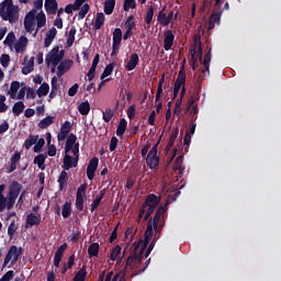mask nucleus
<instances>
[{"mask_svg":"<svg viewBox=\"0 0 281 281\" xmlns=\"http://www.w3.org/2000/svg\"><path fill=\"white\" fill-rule=\"evenodd\" d=\"M133 250L130 255V257L126 260L125 269H137L138 271H144L148 265H145L144 268L142 265H144V260L150 256V251H153V243L146 248V243H134L133 244Z\"/></svg>","mask_w":281,"mask_h":281,"instance_id":"nucleus-1","label":"nucleus"},{"mask_svg":"<svg viewBox=\"0 0 281 281\" xmlns=\"http://www.w3.org/2000/svg\"><path fill=\"white\" fill-rule=\"evenodd\" d=\"M43 8V0H36L34 2V9L31 10L24 18V27L25 31L32 34L37 25L36 32L34 33V36L38 34V30L41 27H45L47 25V16L45 15V12H43L41 9Z\"/></svg>","mask_w":281,"mask_h":281,"instance_id":"nucleus-2","label":"nucleus"},{"mask_svg":"<svg viewBox=\"0 0 281 281\" xmlns=\"http://www.w3.org/2000/svg\"><path fill=\"white\" fill-rule=\"evenodd\" d=\"M80 159V144L78 137L75 134H70L65 144V156H64V170H71L78 166Z\"/></svg>","mask_w":281,"mask_h":281,"instance_id":"nucleus-3","label":"nucleus"},{"mask_svg":"<svg viewBox=\"0 0 281 281\" xmlns=\"http://www.w3.org/2000/svg\"><path fill=\"white\" fill-rule=\"evenodd\" d=\"M22 187L19 182L14 181L9 187V191L7 196L0 195V212H5L8 210H12L14 204L16 203V199H19V194H21Z\"/></svg>","mask_w":281,"mask_h":281,"instance_id":"nucleus-4","label":"nucleus"},{"mask_svg":"<svg viewBox=\"0 0 281 281\" xmlns=\"http://www.w3.org/2000/svg\"><path fill=\"white\" fill-rule=\"evenodd\" d=\"M21 10L13 0H3L0 3V16L2 21H8L9 23H16L19 21V14Z\"/></svg>","mask_w":281,"mask_h":281,"instance_id":"nucleus-5","label":"nucleus"},{"mask_svg":"<svg viewBox=\"0 0 281 281\" xmlns=\"http://www.w3.org/2000/svg\"><path fill=\"white\" fill-rule=\"evenodd\" d=\"M166 209L164 206L159 207L156 212L154 221H149L147 224V229L145 232V239L137 243H145V249H148L150 240H153L154 232H159V225H161V216H164Z\"/></svg>","mask_w":281,"mask_h":281,"instance_id":"nucleus-6","label":"nucleus"},{"mask_svg":"<svg viewBox=\"0 0 281 281\" xmlns=\"http://www.w3.org/2000/svg\"><path fill=\"white\" fill-rule=\"evenodd\" d=\"M4 45L9 46L11 52L15 50V54H25V49H27L29 40L25 35L20 36L16 41V35L13 32L8 33Z\"/></svg>","mask_w":281,"mask_h":281,"instance_id":"nucleus-7","label":"nucleus"},{"mask_svg":"<svg viewBox=\"0 0 281 281\" xmlns=\"http://www.w3.org/2000/svg\"><path fill=\"white\" fill-rule=\"evenodd\" d=\"M157 205H159V199L155 194L148 195L143 207L139 210L138 218L140 220L145 214V221H148L150 214L155 212Z\"/></svg>","mask_w":281,"mask_h":281,"instance_id":"nucleus-8","label":"nucleus"},{"mask_svg":"<svg viewBox=\"0 0 281 281\" xmlns=\"http://www.w3.org/2000/svg\"><path fill=\"white\" fill-rule=\"evenodd\" d=\"M65 54L58 47H54L46 56V64L56 67L63 60Z\"/></svg>","mask_w":281,"mask_h":281,"instance_id":"nucleus-9","label":"nucleus"},{"mask_svg":"<svg viewBox=\"0 0 281 281\" xmlns=\"http://www.w3.org/2000/svg\"><path fill=\"white\" fill-rule=\"evenodd\" d=\"M21 254H23L21 248L16 246H11L4 259L3 267H8L10 262L11 265H14V262L19 260V257L21 256Z\"/></svg>","mask_w":281,"mask_h":281,"instance_id":"nucleus-10","label":"nucleus"},{"mask_svg":"<svg viewBox=\"0 0 281 281\" xmlns=\"http://www.w3.org/2000/svg\"><path fill=\"white\" fill-rule=\"evenodd\" d=\"M87 184H81L77 189V196H76V207L77 210L82 211L85 207V201L87 200Z\"/></svg>","mask_w":281,"mask_h":281,"instance_id":"nucleus-11","label":"nucleus"},{"mask_svg":"<svg viewBox=\"0 0 281 281\" xmlns=\"http://www.w3.org/2000/svg\"><path fill=\"white\" fill-rule=\"evenodd\" d=\"M146 164L149 166L150 170H155L159 166V156L157 155V145H155L148 153L146 157Z\"/></svg>","mask_w":281,"mask_h":281,"instance_id":"nucleus-12","label":"nucleus"},{"mask_svg":"<svg viewBox=\"0 0 281 281\" xmlns=\"http://www.w3.org/2000/svg\"><path fill=\"white\" fill-rule=\"evenodd\" d=\"M192 60L193 63L200 58L203 57V48L201 47V38L199 36H195L193 40V46H192Z\"/></svg>","mask_w":281,"mask_h":281,"instance_id":"nucleus-13","label":"nucleus"},{"mask_svg":"<svg viewBox=\"0 0 281 281\" xmlns=\"http://www.w3.org/2000/svg\"><path fill=\"white\" fill-rule=\"evenodd\" d=\"M34 225H41V214H38L36 207L26 216V227H34Z\"/></svg>","mask_w":281,"mask_h":281,"instance_id":"nucleus-14","label":"nucleus"},{"mask_svg":"<svg viewBox=\"0 0 281 281\" xmlns=\"http://www.w3.org/2000/svg\"><path fill=\"white\" fill-rule=\"evenodd\" d=\"M172 19H175V11H170L168 15L164 12V9L159 12L157 21L160 25L168 26L170 25Z\"/></svg>","mask_w":281,"mask_h":281,"instance_id":"nucleus-15","label":"nucleus"},{"mask_svg":"<svg viewBox=\"0 0 281 281\" xmlns=\"http://www.w3.org/2000/svg\"><path fill=\"white\" fill-rule=\"evenodd\" d=\"M71 132V122L66 121L61 124L60 132L57 135L58 142H65L67 139V135Z\"/></svg>","mask_w":281,"mask_h":281,"instance_id":"nucleus-16","label":"nucleus"},{"mask_svg":"<svg viewBox=\"0 0 281 281\" xmlns=\"http://www.w3.org/2000/svg\"><path fill=\"white\" fill-rule=\"evenodd\" d=\"M98 164H99L98 158H92L88 165L87 177L88 179H90V181L93 179V177H95V170H98Z\"/></svg>","mask_w":281,"mask_h":281,"instance_id":"nucleus-17","label":"nucleus"},{"mask_svg":"<svg viewBox=\"0 0 281 281\" xmlns=\"http://www.w3.org/2000/svg\"><path fill=\"white\" fill-rule=\"evenodd\" d=\"M32 71H34V57L26 56L24 58V66L22 68V74H24V76H27V74H32Z\"/></svg>","mask_w":281,"mask_h":281,"instance_id":"nucleus-18","label":"nucleus"},{"mask_svg":"<svg viewBox=\"0 0 281 281\" xmlns=\"http://www.w3.org/2000/svg\"><path fill=\"white\" fill-rule=\"evenodd\" d=\"M56 34H58V31L56 27H52L47 33L46 37L44 40V47H49L52 43H54V40L56 38Z\"/></svg>","mask_w":281,"mask_h":281,"instance_id":"nucleus-19","label":"nucleus"},{"mask_svg":"<svg viewBox=\"0 0 281 281\" xmlns=\"http://www.w3.org/2000/svg\"><path fill=\"white\" fill-rule=\"evenodd\" d=\"M65 249H67V244L61 245L58 250L55 252L54 257V266L60 267V260L63 258V254H65Z\"/></svg>","mask_w":281,"mask_h":281,"instance_id":"nucleus-20","label":"nucleus"},{"mask_svg":"<svg viewBox=\"0 0 281 281\" xmlns=\"http://www.w3.org/2000/svg\"><path fill=\"white\" fill-rule=\"evenodd\" d=\"M120 43H122V30L115 29L113 32V50L119 49Z\"/></svg>","mask_w":281,"mask_h":281,"instance_id":"nucleus-21","label":"nucleus"},{"mask_svg":"<svg viewBox=\"0 0 281 281\" xmlns=\"http://www.w3.org/2000/svg\"><path fill=\"white\" fill-rule=\"evenodd\" d=\"M138 63H139V55L132 54L130 57V60L126 64V69L128 71H133V69L137 67Z\"/></svg>","mask_w":281,"mask_h":281,"instance_id":"nucleus-22","label":"nucleus"},{"mask_svg":"<svg viewBox=\"0 0 281 281\" xmlns=\"http://www.w3.org/2000/svg\"><path fill=\"white\" fill-rule=\"evenodd\" d=\"M172 43H175V34H172V31H167L165 33V44L164 47L166 52L172 47Z\"/></svg>","mask_w":281,"mask_h":281,"instance_id":"nucleus-23","label":"nucleus"},{"mask_svg":"<svg viewBox=\"0 0 281 281\" xmlns=\"http://www.w3.org/2000/svg\"><path fill=\"white\" fill-rule=\"evenodd\" d=\"M45 10L50 14H56V10H58V2L56 0H45Z\"/></svg>","mask_w":281,"mask_h":281,"instance_id":"nucleus-24","label":"nucleus"},{"mask_svg":"<svg viewBox=\"0 0 281 281\" xmlns=\"http://www.w3.org/2000/svg\"><path fill=\"white\" fill-rule=\"evenodd\" d=\"M21 89V83L19 81H13L10 86V90L8 93L10 94V98L12 100H16V93H19V90Z\"/></svg>","mask_w":281,"mask_h":281,"instance_id":"nucleus-25","label":"nucleus"},{"mask_svg":"<svg viewBox=\"0 0 281 281\" xmlns=\"http://www.w3.org/2000/svg\"><path fill=\"white\" fill-rule=\"evenodd\" d=\"M72 66H74V61L71 60L61 61L58 66V71L60 76H63V74H66V71H69Z\"/></svg>","mask_w":281,"mask_h":281,"instance_id":"nucleus-26","label":"nucleus"},{"mask_svg":"<svg viewBox=\"0 0 281 281\" xmlns=\"http://www.w3.org/2000/svg\"><path fill=\"white\" fill-rule=\"evenodd\" d=\"M78 111L80 115H89V112L91 111V104L89 101H83L78 105Z\"/></svg>","mask_w":281,"mask_h":281,"instance_id":"nucleus-27","label":"nucleus"},{"mask_svg":"<svg viewBox=\"0 0 281 281\" xmlns=\"http://www.w3.org/2000/svg\"><path fill=\"white\" fill-rule=\"evenodd\" d=\"M183 85H186V75H180L175 82V88H173L175 95H177V93H179V91L181 90V87H183Z\"/></svg>","mask_w":281,"mask_h":281,"instance_id":"nucleus-28","label":"nucleus"},{"mask_svg":"<svg viewBox=\"0 0 281 281\" xmlns=\"http://www.w3.org/2000/svg\"><path fill=\"white\" fill-rule=\"evenodd\" d=\"M88 254L90 258L98 257V254H100V244L93 243L88 248Z\"/></svg>","mask_w":281,"mask_h":281,"instance_id":"nucleus-29","label":"nucleus"},{"mask_svg":"<svg viewBox=\"0 0 281 281\" xmlns=\"http://www.w3.org/2000/svg\"><path fill=\"white\" fill-rule=\"evenodd\" d=\"M54 124V116L48 115L38 123V128H49Z\"/></svg>","mask_w":281,"mask_h":281,"instance_id":"nucleus-30","label":"nucleus"},{"mask_svg":"<svg viewBox=\"0 0 281 281\" xmlns=\"http://www.w3.org/2000/svg\"><path fill=\"white\" fill-rule=\"evenodd\" d=\"M38 98H45L47 93H49V83L44 82L41 85V87L36 91Z\"/></svg>","mask_w":281,"mask_h":281,"instance_id":"nucleus-31","label":"nucleus"},{"mask_svg":"<svg viewBox=\"0 0 281 281\" xmlns=\"http://www.w3.org/2000/svg\"><path fill=\"white\" fill-rule=\"evenodd\" d=\"M61 216L64 218H69L71 216V201H67L61 209Z\"/></svg>","mask_w":281,"mask_h":281,"instance_id":"nucleus-32","label":"nucleus"},{"mask_svg":"<svg viewBox=\"0 0 281 281\" xmlns=\"http://www.w3.org/2000/svg\"><path fill=\"white\" fill-rule=\"evenodd\" d=\"M104 19H105L104 13H97L93 27L95 30H100V27H102V25H104Z\"/></svg>","mask_w":281,"mask_h":281,"instance_id":"nucleus-33","label":"nucleus"},{"mask_svg":"<svg viewBox=\"0 0 281 281\" xmlns=\"http://www.w3.org/2000/svg\"><path fill=\"white\" fill-rule=\"evenodd\" d=\"M126 126H127L126 119H122L116 130L117 137H122L124 133H126Z\"/></svg>","mask_w":281,"mask_h":281,"instance_id":"nucleus-34","label":"nucleus"},{"mask_svg":"<svg viewBox=\"0 0 281 281\" xmlns=\"http://www.w3.org/2000/svg\"><path fill=\"white\" fill-rule=\"evenodd\" d=\"M113 10H115V0H105V3H104L105 14H113Z\"/></svg>","mask_w":281,"mask_h":281,"instance_id":"nucleus-35","label":"nucleus"},{"mask_svg":"<svg viewBox=\"0 0 281 281\" xmlns=\"http://www.w3.org/2000/svg\"><path fill=\"white\" fill-rule=\"evenodd\" d=\"M25 109V104L21 101L14 103L13 108H12V111H13V115H19L20 113H23Z\"/></svg>","mask_w":281,"mask_h":281,"instance_id":"nucleus-36","label":"nucleus"},{"mask_svg":"<svg viewBox=\"0 0 281 281\" xmlns=\"http://www.w3.org/2000/svg\"><path fill=\"white\" fill-rule=\"evenodd\" d=\"M74 41H76V27H71L67 35V45L68 47H71L74 45Z\"/></svg>","mask_w":281,"mask_h":281,"instance_id":"nucleus-37","label":"nucleus"},{"mask_svg":"<svg viewBox=\"0 0 281 281\" xmlns=\"http://www.w3.org/2000/svg\"><path fill=\"white\" fill-rule=\"evenodd\" d=\"M34 164L38 166L40 170H45V155L41 154L34 158Z\"/></svg>","mask_w":281,"mask_h":281,"instance_id":"nucleus-38","label":"nucleus"},{"mask_svg":"<svg viewBox=\"0 0 281 281\" xmlns=\"http://www.w3.org/2000/svg\"><path fill=\"white\" fill-rule=\"evenodd\" d=\"M153 16H155V9L153 7H149L145 15V22L147 23V27H150V23H153Z\"/></svg>","mask_w":281,"mask_h":281,"instance_id":"nucleus-39","label":"nucleus"},{"mask_svg":"<svg viewBox=\"0 0 281 281\" xmlns=\"http://www.w3.org/2000/svg\"><path fill=\"white\" fill-rule=\"evenodd\" d=\"M124 27L127 30V32H133V30H135V21L133 15L127 18Z\"/></svg>","mask_w":281,"mask_h":281,"instance_id":"nucleus-40","label":"nucleus"},{"mask_svg":"<svg viewBox=\"0 0 281 281\" xmlns=\"http://www.w3.org/2000/svg\"><path fill=\"white\" fill-rule=\"evenodd\" d=\"M36 142H38V136H29L24 144L26 150H30L32 146L36 145Z\"/></svg>","mask_w":281,"mask_h":281,"instance_id":"nucleus-41","label":"nucleus"},{"mask_svg":"<svg viewBox=\"0 0 281 281\" xmlns=\"http://www.w3.org/2000/svg\"><path fill=\"white\" fill-rule=\"evenodd\" d=\"M221 22V15L220 14H213L210 18V22H209V30H214V26L216 25V23Z\"/></svg>","mask_w":281,"mask_h":281,"instance_id":"nucleus-42","label":"nucleus"},{"mask_svg":"<svg viewBox=\"0 0 281 281\" xmlns=\"http://www.w3.org/2000/svg\"><path fill=\"white\" fill-rule=\"evenodd\" d=\"M181 164H183V157L179 156L176 159V162H175V166H173V170H175V172L178 171L180 175H181V172H183V167L181 166Z\"/></svg>","mask_w":281,"mask_h":281,"instance_id":"nucleus-43","label":"nucleus"},{"mask_svg":"<svg viewBox=\"0 0 281 281\" xmlns=\"http://www.w3.org/2000/svg\"><path fill=\"white\" fill-rule=\"evenodd\" d=\"M120 254H122V247L115 246L110 254V259L114 262V260H117V256H120Z\"/></svg>","mask_w":281,"mask_h":281,"instance_id":"nucleus-44","label":"nucleus"},{"mask_svg":"<svg viewBox=\"0 0 281 281\" xmlns=\"http://www.w3.org/2000/svg\"><path fill=\"white\" fill-rule=\"evenodd\" d=\"M123 8L125 12H128V10H135V8H137V3L135 0H125Z\"/></svg>","mask_w":281,"mask_h":281,"instance_id":"nucleus-45","label":"nucleus"},{"mask_svg":"<svg viewBox=\"0 0 281 281\" xmlns=\"http://www.w3.org/2000/svg\"><path fill=\"white\" fill-rule=\"evenodd\" d=\"M87 278V270L81 268L74 278V281H85Z\"/></svg>","mask_w":281,"mask_h":281,"instance_id":"nucleus-46","label":"nucleus"},{"mask_svg":"<svg viewBox=\"0 0 281 281\" xmlns=\"http://www.w3.org/2000/svg\"><path fill=\"white\" fill-rule=\"evenodd\" d=\"M44 146H45V138H38L37 136V140L34 146V153H41Z\"/></svg>","mask_w":281,"mask_h":281,"instance_id":"nucleus-47","label":"nucleus"},{"mask_svg":"<svg viewBox=\"0 0 281 281\" xmlns=\"http://www.w3.org/2000/svg\"><path fill=\"white\" fill-rule=\"evenodd\" d=\"M59 188L63 190L64 186H67V171H61L58 179Z\"/></svg>","mask_w":281,"mask_h":281,"instance_id":"nucleus-48","label":"nucleus"},{"mask_svg":"<svg viewBox=\"0 0 281 281\" xmlns=\"http://www.w3.org/2000/svg\"><path fill=\"white\" fill-rule=\"evenodd\" d=\"M189 113L190 115H196L199 113L194 99H191L189 102Z\"/></svg>","mask_w":281,"mask_h":281,"instance_id":"nucleus-49","label":"nucleus"},{"mask_svg":"<svg viewBox=\"0 0 281 281\" xmlns=\"http://www.w3.org/2000/svg\"><path fill=\"white\" fill-rule=\"evenodd\" d=\"M102 199H104V193H101L100 195H98L94 201L92 202V205H91V210L92 212L94 210H98V206L100 205V203L102 202Z\"/></svg>","mask_w":281,"mask_h":281,"instance_id":"nucleus-50","label":"nucleus"},{"mask_svg":"<svg viewBox=\"0 0 281 281\" xmlns=\"http://www.w3.org/2000/svg\"><path fill=\"white\" fill-rule=\"evenodd\" d=\"M60 14H63L61 10L57 12V18L54 22L55 27H58V30H63V19L60 18Z\"/></svg>","mask_w":281,"mask_h":281,"instance_id":"nucleus-51","label":"nucleus"},{"mask_svg":"<svg viewBox=\"0 0 281 281\" xmlns=\"http://www.w3.org/2000/svg\"><path fill=\"white\" fill-rule=\"evenodd\" d=\"M5 95L0 94V113H5L8 111V105L5 104Z\"/></svg>","mask_w":281,"mask_h":281,"instance_id":"nucleus-52","label":"nucleus"},{"mask_svg":"<svg viewBox=\"0 0 281 281\" xmlns=\"http://www.w3.org/2000/svg\"><path fill=\"white\" fill-rule=\"evenodd\" d=\"M111 74H113V65H108L103 71V74L101 75V80H104V78H108V76H111Z\"/></svg>","mask_w":281,"mask_h":281,"instance_id":"nucleus-53","label":"nucleus"},{"mask_svg":"<svg viewBox=\"0 0 281 281\" xmlns=\"http://www.w3.org/2000/svg\"><path fill=\"white\" fill-rule=\"evenodd\" d=\"M0 64L2 65V67H8V65H10V55L8 54H3L0 57Z\"/></svg>","mask_w":281,"mask_h":281,"instance_id":"nucleus-54","label":"nucleus"},{"mask_svg":"<svg viewBox=\"0 0 281 281\" xmlns=\"http://www.w3.org/2000/svg\"><path fill=\"white\" fill-rule=\"evenodd\" d=\"M112 117H113V110L106 109L103 112V120H104V122H111Z\"/></svg>","mask_w":281,"mask_h":281,"instance_id":"nucleus-55","label":"nucleus"},{"mask_svg":"<svg viewBox=\"0 0 281 281\" xmlns=\"http://www.w3.org/2000/svg\"><path fill=\"white\" fill-rule=\"evenodd\" d=\"M88 12H89V4H83L81 10L79 11V19H85Z\"/></svg>","mask_w":281,"mask_h":281,"instance_id":"nucleus-56","label":"nucleus"},{"mask_svg":"<svg viewBox=\"0 0 281 281\" xmlns=\"http://www.w3.org/2000/svg\"><path fill=\"white\" fill-rule=\"evenodd\" d=\"M210 60H212V55H210V53H207L203 60L205 71H210Z\"/></svg>","mask_w":281,"mask_h":281,"instance_id":"nucleus-57","label":"nucleus"},{"mask_svg":"<svg viewBox=\"0 0 281 281\" xmlns=\"http://www.w3.org/2000/svg\"><path fill=\"white\" fill-rule=\"evenodd\" d=\"M78 89H79L78 83H75L71 88H69L68 95L70 98H74V95H76L78 93Z\"/></svg>","mask_w":281,"mask_h":281,"instance_id":"nucleus-58","label":"nucleus"},{"mask_svg":"<svg viewBox=\"0 0 281 281\" xmlns=\"http://www.w3.org/2000/svg\"><path fill=\"white\" fill-rule=\"evenodd\" d=\"M15 232H16V223L12 222L8 227V235L12 237L14 236Z\"/></svg>","mask_w":281,"mask_h":281,"instance_id":"nucleus-59","label":"nucleus"},{"mask_svg":"<svg viewBox=\"0 0 281 281\" xmlns=\"http://www.w3.org/2000/svg\"><path fill=\"white\" fill-rule=\"evenodd\" d=\"M78 8H80V7H77V5H76V1H75L74 4H68V5L65 8V12H66L67 14H71V12L78 10Z\"/></svg>","mask_w":281,"mask_h":281,"instance_id":"nucleus-60","label":"nucleus"},{"mask_svg":"<svg viewBox=\"0 0 281 281\" xmlns=\"http://www.w3.org/2000/svg\"><path fill=\"white\" fill-rule=\"evenodd\" d=\"M12 278H14V271L10 270L0 279V281H10Z\"/></svg>","mask_w":281,"mask_h":281,"instance_id":"nucleus-61","label":"nucleus"},{"mask_svg":"<svg viewBox=\"0 0 281 281\" xmlns=\"http://www.w3.org/2000/svg\"><path fill=\"white\" fill-rule=\"evenodd\" d=\"M21 161V153L15 151L11 157V164H19Z\"/></svg>","mask_w":281,"mask_h":281,"instance_id":"nucleus-62","label":"nucleus"},{"mask_svg":"<svg viewBox=\"0 0 281 281\" xmlns=\"http://www.w3.org/2000/svg\"><path fill=\"white\" fill-rule=\"evenodd\" d=\"M117 137H112L111 142H110V150L111 153H113V150H115V148H117Z\"/></svg>","mask_w":281,"mask_h":281,"instance_id":"nucleus-63","label":"nucleus"},{"mask_svg":"<svg viewBox=\"0 0 281 281\" xmlns=\"http://www.w3.org/2000/svg\"><path fill=\"white\" fill-rule=\"evenodd\" d=\"M48 156L49 157H56V146L55 145H48Z\"/></svg>","mask_w":281,"mask_h":281,"instance_id":"nucleus-64","label":"nucleus"}]
</instances>
